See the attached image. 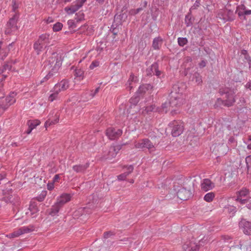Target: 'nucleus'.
Segmentation results:
<instances>
[{"mask_svg": "<svg viewBox=\"0 0 251 251\" xmlns=\"http://www.w3.org/2000/svg\"><path fill=\"white\" fill-rule=\"evenodd\" d=\"M183 90L178 84H175L172 88V90L170 94V101L165 102L162 104L163 109L167 108L169 105L172 108L179 107L183 102L182 97Z\"/></svg>", "mask_w": 251, "mask_h": 251, "instance_id": "nucleus-1", "label": "nucleus"}, {"mask_svg": "<svg viewBox=\"0 0 251 251\" xmlns=\"http://www.w3.org/2000/svg\"><path fill=\"white\" fill-rule=\"evenodd\" d=\"M61 65L62 61L60 59L56 57L50 58L45 66L46 68L50 70L48 74L40 81V84H42L52 78L57 73Z\"/></svg>", "mask_w": 251, "mask_h": 251, "instance_id": "nucleus-2", "label": "nucleus"}, {"mask_svg": "<svg viewBox=\"0 0 251 251\" xmlns=\"http://www.w3.org/2000/svg\"><path fill=\"white\" fill-rule=\"evenodd\" d=\"M50 43V35L43 34L41 35L38 40L33 44V49L36 52L39 54Z\"/></svg>", "mask_w": 251, "mask_h": 251, "instance_id": "nucleus-3", "label": "nucleus"}, {"mask_svg": "<svg viewBox=\"0 0 251 251\" xmlns=\"http://www.w3.org/2000/svg\"><path fill=\"white\" fill-rule=\"evenodd\" d=\"M220 93L221 94V95H225L226 106H231L235 102V92L234 91V89H231L228 88L221 89L220 90Z\"/></svg>", "mask_w": 251, "mask_h": 251, "instance_id": "nucleus-4", "label": "nucleus"}, {"mask_svg": "<svg viewBox=\"0 0 251 251\" xmlns=\"http://www.w3.org/2000/svg\"><path fill=\"white\" fill-rule=\"evenodd\" d=\"M17 93L12 92L7 96L4 99L0 100V113L3 112L10 105L14 103L16 101V96Z\"/></svg>", "mask_w": 251, "mask_h": 251, "instance_id": "nucleus-5", "label": "nucleus"}, {"mask_svg": "<svg viewBox=\"0 0 251 251\" xmlns=\"http://www.w3.org/2000/svg\"><path fill=\"white\" fill-rule=\"evenodd\" d=\"M169 127L171 129V134L173 137H177L183 131V125L180 122L173 121L169 123Z\"/></svg>", "mask_w": 251, "mask_h": 251, "instance_id": "nucleus-6", "label": "nucleus"}, {"mask_svg": "<svg viewBox=\"0 0 251 251\" xmlns=\"http://www.w3.org/2000/svg\"><path fill=\"white\" fill-rule=\"evenodd\" d=\"M217 17L225 23L227 21L234 20V15L233 11L226 8L220 9L218 12Z\"/></svg>", "mask_w": 251, "mask_h": 251, "instance_id": "nucleus-7", "label": "nucleus"}, {"mask_svg": "<svg viewBox=\"0 0 251 251\" xmlns=\"http://www.w3.org/2000/svg\"><path fill=\"white\" fill-rule=\"evenodd\" d=\"M19 19V16L15 14L7 23L5 27V33L9 34L18 29L17 22Z\"/></svg>", "mask_w": 251, "mask_h": 251, "instance_id": "nucleus-8", "label": "nucleus"}, {"mask_svg": "<svg viewBox=\"0 0 251 251\" xmlns=\"http://www.w3.org/2000/svg\"><path fill=\"white\" fill-rule=\"evenodd\" d=\"M92 212V210L88 206L80 207L74 212L73 216L74 218L80 219V220L84 221Z\"/></svg>", "mask_w": 251, "mask_h": 251, "instance_id": "nucleus-9", "label": "nucleus"}, {"mask_svg": "<svg viewBox=\"0 0 251 251\" xmlns=\"http://www.w3.org/2000/svg\"><path fill=\"white\" fill-rule=\"evenodd\" d=\"M134 146L137 149H147L150 151H152L154 148L153 144L149 139L147 138L143 139L136 142L134 144Z\"/></svg>", "mask_w": 251, "mask_h": 251, "instance_id": "nucleus-10", "label": "nucleus"}, {"mask_svg": "<svg viewBox=\"0 0 251 251\" xmlns=\"http://www.w3.org/2000/svg\"><path fill=\"white\" fill-rule=\"evenodd\" d=\"M32 230V228L29 226H24L19 228L15 229L12 233H9L6 236L10 238H13L19 237L20 235L27 233Z\"/></svg>", "mask_w": 251, "mask_h": 251, "instance_id": "nucleus-11", "label": "nucleus"}, {"mask_svg": "<svg viewBox=\"0 0 251 251\" xmlns=\"http://www.w3.org/2000/svg\"><path fill=\"white\" fill-rule=\"evenodd\" d=\"M236 13L240 19L246 20V17L251 15V10L248 9L244 5L241 4L237 7Z\"/></svg>", "mask_w": 251, "mask_h": 251, "instance_id": "nucleus-12", "label": "nucleus"}, {"mask_svg": "<svg viewBox=\"0 0 251 251\" xmlns=\"http://www.w3.org/2000/svg\"><path fill=\"white\" fill-rule=\"evenodd\" d=\"M250 193L249 190L246 188H243L240 191L237 192V198L235 200L239 201L241 204H245L247 202L248 199H244L247 197Z\"/></svg>", "mask_w": 251, "mask_h": 251, "instance_id": "nucleus-13", "label": "nucleus"}, {"mask_svg": "<svg viewBox=\"0 0 251 251\" xmlns=\"http://www.w3.org/2000/svg\"><path fill=\"white\" fill-rule=\"evenodd\" d=\"M123 131L120 129H117L113 127L107 128L106 134L110 140H115L118 138L122 134Z\"/></svg>", "mask_w": 251, "mask_h": 251, "instance_id": "nucleus-14", "label": "nucleus"}, {"mask_svg": "<svg viewBox=\"0 0 251 251\" xmlns=\"http://www.w3.org/2000/svg\"><path fill=\"white\" fill-rule=\"evenodd\" d=\"M72 197L71 194L63 193L57 198L56 202L62 208L65 203L71 201Z\"/></svg>", "mask_w": 251, "mask_h": 251, "instance_id": "nucleus-15", "label": "nucleus"}, {"mask_svg": "<svg viewBox=\"0 0 251 251\" xmlns=\"http://www.w3.org/2000/svg\"><path fill=\"white\" fill-rule=\"evenodd\" d=\"M201 187L203 191L206 192L213 189L215 187V184L209 179L205 178L201 181Z\"/></svg>", "mask_w": 251, "mask_h": 251, "instance_id": "nucleus-16", "label": "nucleus"}, {"mask_svg": "<svg viewBox=\"0 0 251 251\" xmlns=\"http://www.w3.org/2000/svg\"><path fill=\"white\" fill-rule=\"evenodd\" d=\"M239 226L242 228L243 232L247 235H251V223L243 219L239 223Z\"/></svg>", "mask_w": 251, "mask_h": 251, "instance_id": "nucleus-17", "label": "nucleus"}, {"mask_svg": "<svg viewBox=\"0 0 251 251\" xmlns=\"http://www.w3.org/2000/svg\"><path fill=\"white\" fill-rule=\"evenodd\" d=\"M120 149L121 148L119 145L111 146L109 148V151L106 156V158L111 159L112 158L115 157L120 151Z\"/></svg>", "mask_w": 251, "mask_h": 251, "instance_id": "nucleus-18", "label": "nucleus"}, {"mask_svg": "<svg viewBox=\"0 0 251 251\" xmlns=\"http://www.w3.org/2000/svg\"><path fill=\"white\" fill-rule=\"evenodd\" d=\"M191 192L189 190L185 188H182L178 190L177 195V197L181 200H186L189 198L191 195Z\"/></svg>", "mask_w": 251, "mask_h": 251, "instance_id": "nucleus-19", "label": "nucleus"}, {"mask_svg": "<svg viewBox=\"0 0 251 251\" xmlns=\"http://www.w3.org/2000/svg\"><path fill=\"white\" fill-rule=\"evenodd\" d=\"M62 207L55 202L49 210V214L52 217L58 216L59 211Z\"/></svg>", "mask_w": 251, "mask_h": 251, "instance_id": "nucleus-20", "label": "nucleus"}, {"mask_svg": "<svg viewBox=\"0 0 251 251\" xmlns=\"http://www.w3.org/2000/svg\"><path fill=\"white\" fill-rule=\"evenodd\" d=\"M125 168L126 169V171L118 176V180H124L127 176H128L133 171L134 169L133 165H131L126 166Z\"/></svg>", "mask_w": 251, "mask_h": 251, "instance_id": "nucleus-21", "label": "nucleus"}, {"mask_svg": "<svg viewBox=\"0 0 251 251\" xmlns=\"http://www.w3.org/2000/svg\"><path fill=\"white\" fill-rule=\"evenodd\" d=\"M80 8H81V7L76 1L75 2L72 4L70 7H66L65 8V11L68 14H72L77 11Z\"/></svg>", "mask_w": 251, "mask_h": 251, "instance_id": "nucleus-22", "label": "nucleus"}, {"mask_svg": "<svg viewBox=\"0 0 251 251\" xmlns=\"http://www.w3.org/2000/svg\"><path fill=\"white\" fill-rule=\"evenodd\" d=\"M55 86H57L58 88L61 92L66 90L69 87V81L67 80L63 79L60 82L56 83Z\"/></svg>", "mask_w": 251, "mask_h": 251, "instance_id": "nucleus-23", "label": "nucleus"}, {"mask_svg": "<svg viewBox=\"0 0 251 251\" xmlns=\"http://www.w3.org/2000/svg\"><path fill=\"white\" fill-rule=\"evenodd\" d=\"M224 211L225 213L228 214L230 217H232L236 213L237 209L236 207L233 205H228L225 206Z\"/></svg>", "mask_w": 251, "mask_h": 251, "instance_id": "nucleus-24", "label": "nucleus"}, {"mask_svg": "<svg viewBox=\"0 0 251 251\" xmlns=\"http://www.w3.org/2000/svg\"><path fill=\"white\" fill-rule=\"evenodd\" d=\"M89 163H86L84 165H78L74 166L73 169L76 173H83L89 167Z\"/></svg>", "mask_w": 251, "mask_h": 251, "instance_id": "nucleus-25", "label": "nucleus"}, {"mask_svg": "<svg viewBox=\"0 0 251 251\" xmlns=\"http://www.w3.org/2000/svg\"><path fill=\"white\" fill-rule=\"evenodd\" d=\"M162 44V39L160 37L155 38L152 42V47L154 50H159Z\"/></svg>", "mask_w": 251, "mask_h": 251, "instance_id": "nucleus-26", "label": "nucleus"}, {"mask_svg": "<svg viewBox=\"0 0 251 251\" xmlns=\"http://www.w3.org/2000/svg\"><path fill=\"white\" fill-rule=\"evenodd\" d=\"M216 135L218 137H220V138H221L222 139V141H221V144H222V145L220 147V148H221V149H226V151H224L222 152V154H226L227 152V151H228L229 149H228V147L226 146V145H224V139H223V137H224V134H223V131H219L216 134Z\"/></svg>", "mask_w": 251, "mask_h": 251, "instance_id": "nucleus-27", "label": "nucleus"}, {"mask_svg": "<svg viewBox=\"0 0 251 251\" xmlns=\"http://www.w3.org/2000/svg\"><path fill=\"white\" fill-rule=\"evenodd\" d=\"M75 75L79 80H82L84 77V71L81 68H76Z\"/></svg>", "mask_w": 251, "mask_h": 251, "instance_id": "nucleus-28", "label": "nucleus"}, {"mask_svg": "<svg viewBox=\"0 0 251 251\" xmlns=\"http://www.w3.org/2000/svg\"><path fill=\"white\" fill-rule=\"evenodd\" d=\"M241 58H244V62L245 64L248 63L249 65L251 63V59L249 55L248 54L247 51L246 50H242L241 51Z\"/></svg>", "mask_w": 251, "mask_h": 251, "instance_id": "nucleus-29", "label": "nucleus"}, {"mask_svg": "<svg viewBox=\"0 0 251 251\" xmlns=\"http://www.w3.org/2000/svg\"><path fill=\"white\" fill-rule=\"evenodd\" d=\"M28 209L30 211L31 215H33L39 211L37 203L34 202H32L30 203Z\"/></svg>", "mask_w": 251, "mask_h": 251, "instance_id": "nucleus-30", "label": "nucleus"}, {"mask_svg": "<svg viewBox=\"0 0 251 251\" xmlns=\"http://www.w3.org/2000/svg\"><path fill=\"white\" fill-rule=\"evenodd\" d=\"M136 77L135 76L132 74L130 75L128 82L126 83L127 88L129 90H131V89L133 87L132 82H135L136 81Z\"/></svg>", "mask_w": 251, "mask_h": 251, "instance_id": "nucleus-31", "label": "nucleus"}, {"mask_svg": "<svg viewBox=\"0 0 251 251\" xmlns=\"http://www.w3.org/2000/svg\"><path fill=\"white\" fill-rule=\"evenodd\" d=\"M193 18L191 15V12H190L185 16V23L187 26H191L193 25Z\"/></svg>", "mask_w": 251, "mask_h": 251, "instance_id": "nucleus-32", "label": "nucleus"}, {"mask_svg": "<svg viewBox=\"0 0 251 251\" xmlns=\"http://www.w3.org/2000/svg\"><path fill=\"white\" fill-rule=\"evenodd\" d=\"M192 80L199 85L202 83V78L201 76L199 73H195L192 76Z\"/></svg>", "mask_w": 251, "mask_h": 251, "instance_id": "nucleus-33", "label": "nucleus"}, {"mask_svg": "<svg viewBox=\"0 0 251 251\" xmlns=\"http://www.w3.org/2000/svg\"><path fill=\"white\" fill-rule=\"evenodd\" d=\"M40 122L38 120H29L27 123L28 126L31 127L32 129L36 127L40 124Z\"/></svg>", "mask_w": 251, "mask_h": 251, "instance_id": "nucleus-34", "label": "nucleus"}, {"mask_svg": "<svg viewBox=\"0 0 251 251\" xmlns=\"http://www.w3.org/2000/svg\"><path fill=\"white\" fill-rule=\"evenodd\" d=\"M215 196V194L213 192H209L207 193L204 196L203 199L205 201L210 202H211Z\"/></svg>", "mask_w": 251, "mask_h": 251, "instance_id": "nucleus-35", "label": "nucleus"}, {"mask_svg": "<svg viewBox=\"0 0 251 251\" xmlns=\"http://www.w3.org/2000/svg\"><path fill=\"white\" fill-rule=\"evenodd\" d=\"M1 45V42H0ZM8 50L7 48L2 49L1 45H0V59L3 60L7 55Z\"/></svg>", "mask_w": 251, "mask_h": 251, "instance_id": "nucleus-36", "label": "nucleus"}, {"mask_svg": "<svg viewBox=\"0 0 251 251\" xmlns=\"http://www.w3.org/2000/svg\"><path fill=\"white\" fill-rule=\"evenodd\" d=\"M177 42L179 46L183 47L188 43V40L185 37H178Z\"/></svg>", "mask_w": 251, "mask_h": 251, "instance_id": "nucleus-37", "label": "nucleus"}, {"mask_svg": "<svg viewBox=\"0 0 251 251\" xmlns=\"http://www.w3.org/2000/svg\"><path fill=\"white\" fill-rule=\"evenodd\" d=\"M152 67L154 69V75L158 77H159L161 74V72L158 70V65L157 63H154L152 64Z\"/></svg>", "mask_w": 251, "mask_h": 251, "instance_id": "nucleus-38", "label": "nucleus"}, {"mask_svg": "<svg viewBox=\"0 0 251 251\" xmlns=\"http://www.w3.org/2000/svg\"><path fill=\"white\" fill-rule=\"evenodd\" d=\"M245 161L247 169V173L249 174L250 170L251 169V156H248L245 159Z\"/></svg>", "mask_w": 251, "mask_h": 251, "instance_id": "nucleus-39", "label": "nucleus"}, {"mask_svg": "<svg viewBox=\"0 0 251 251\" xmlns=\"http://www.w3.org/2000/svg\"><path fill=\"white\" fill-rule=\"evenodd\" d=\"M187 251H198L199 246L195 243H190V246L187 248Z\"/></svg>", "mask_w": 251, "mask_h": 251, "instance_id": "nucleus-40", "label": "nucleus"}, {"mask_svg": "<svg viewBox=\"0 0 251 251\" xmlns=\"http://www.w3.org/2000/svg\"><path fill=\"white\" fill-rule=\"evenodd\" d=\"M47 192L46 191H42L41 194L37 197V200L39 202L43 201L47 196Z\"/></svg>", "mask_w": 251, "mask_h": 251, "instance_id": "nucleus-41", "label": "nucleus"}, {"mask_svg": "<svg viewBox=\"0 0 251 251\" xmlns=\"http://www.w3.org/2000/svg\"><path fill=\"white\" fill-rule=\"evenodd\" d=\"M62 27L63 25L61 23H56L53 25V30L55 32L59 31L61 30Z\"/></svg>", "mask_w": 251, "mask_h": 251, "instance_id": "nucleus-42", "label": "nucleus"}, {"mask_svg": "<svg viewBox=\"0 0 251 251\" xmlns=\"http://www.w3.org/2000/svg\"><path fill=\"white\" fill-rule=\"evenodd\" d=\"M84 15L82 12H78L75 14V19L76 20L77 23L81 21L84 19Z\"/></svg>", "mask_w": 251, "mask_h": 251, "instance_id": "nucleus-43", "label": "nucleus"}, {"mask_svg": "<svg viewBox=\"0 0 251 251\" xmlns=\"http://www.w3.org/2000/svg\"><path fill=\"white\" fill-rule=\"evenodd\" d=\"M51 93L49 97V100L52 102L54 100H57L59 97L53 92H50Z\"/></svg>", "mask_w": 251, "mask_h": 251, "instance_id": "nucleus-44", "label": "nucleus"}, {"mask_svg": "<svg viewBox=\"0 0 251 251\" xmlns=\"http://www.w3.org/2000/svg\"><path fill=\"white\" fill-rule=\"evenodd\" d=\"M146 73L147 75H154V69L152 67V64L148 69H147L146 71Z\"/></svg>", "mask_w": 251, "mask_h": 251, "instance_id": "nucleus-45", "label": "nucleus"}, {"mask_svg": "<svg viewBox=\"0 0 251 251\" xmlns=\"http://www.w3.org/2000/svg\"><path fill=\"white\" fill-rule=\"evenodd\" d=\"M154 108H155L154 106H153L152 105L149 106H146L145 107V109H144L145 112H143L144 113H149L150 112L153 111L154 110Z\"/></svg>", "mask_w": 251, "mask_h": 251, "instance_id": "nucleus-46", "label": "nucleus"}, {"mask_svg": "<svg viewBox=\"0 0 251 251\" xmlns=\"http://www.w3.org/2000/svg\"><path fill=\"white\" fill-rule=\"evenodd\" d=\"M225 102H226V100H223L221 98H218L217 100V101L215 103V105H216L217 106H220L221 105L225 106Z\"/></svg>", "mask_w": 251, "mask_h": 251, "instance_id": "nucleus-47", "label": "nucleus"}, {"mask_svg": "<svg viewBox=\"0 0 251 251\" xmlns=\"http://www.w3.org/2000/svg\"><path fill=\"white\" fill-rule=\"evenodd\" d=\"M12 66L11 62H7L3 66V70L10 71L12 69Z\"/></svg>", "mask_w": 251, "mask_h": 251, "instance_id": "nucleus-48", "label": "nucleus"}, {"mask_svg": "<svg viewBox=\"0 0 251 251\" xmlns=\"http://www.w3.org/2000/svg\"><path fill=\"white\" fill-rule=\"evenodd\" d=\"M67 23L69 27L75 28L76 27V23L74 20H68Z\"/></svg>", "mask_w": 251, "mask_h": 251, "instance_id": "nucleus-49", "label": "nucleus"}, {"mask_svg": "<svg viewBox=\"0 0 251 251\" xmlns=\"http://www.w3.org/2000/svg\"><path fill=\"white\" fill-rule=\"evenodd\" d=\"M12 11L15 12L18 8V4L17 3V0H12Z\"/></svg>", "mask_w": 251, "mask_h": 251, "instance_id": "nucleus-50", "label": "nucleus"}, {"mask_svg": "<svg viewBox=\"0 0 251 251\" xmlns=\"http://www.w3.org/2000/svg\"><path fill=\"white\" fill-rule=\"evenodd\" d=\"M149 86L146 85H142L138 89V92L139 93H143L146 92V91L148 89V87Z\"/></svg>", "mask_w": 251, "mask_h": 251, "instance_id": "nucleus-51", "label": "nucleus"}, {"mask_svg": "<svg viewBox=\"0 0 251 251\" xmlns=\"http://www.w3.org/2000/svg\"><path fill=\"white\" fill-rule=\"evenodd\" d=\"M99 62L98 61H94L92 62L91 65H90V68L91 69H93L95 67H97L99 66Z\"/></svg>", "mask_w": 251, "mask_h": 251, "instance_id": "nucleus-52", "label": "nucleus"}, {"mask_svg": "<svg viewBox=\"0 0 251 251\" xmlns=\"http://www.w3.org/2000/svg\"><path fill=\"white\" fill-rule=\"evenodd\" d=\"M50 92H53L58 97L59 93L61 92L60 91V89L58 88L57 86L54 85L52 90L50 91Z\"/></svg>", "mask_w": 251, "mask_h": 251, "instance_id": "nucleus-53", "label": "nucleus"}, {"mask_svg": "<svg viewBox=\"0 0 251 251\" xmlns=\"http://www.w3.org/2000/svg\"><path fill=\"white\" fill-rule=\"evenodd\" d=\"M139 101V99L137 97H135L134 98H131L130 100V102L131 104H133L134 106H136V103H138Z\"/></svg>", "mask_w": 251, "mask_h": 251, "instance_id": "nucleus-54", "label": "nucleus"}, {"mask_svg": "<svg viewBox=\"0 0 251 251\" xmlns=\"http://www.w3.org/2000/svg\"><path fill=\"white\" fill-rule=\"evenodd\" d=\"M200 4V2L198 0H196L194 5L190 8V11L191 12L192 10L197 9L198 7H199Z\"/></svg>", "mask_w": 251, "mask_h": 251, "instance_id": "nucleus-55", "label": "nucleus"}, {"mask_svg": "<svg viewBox=\"0 0 251 251\" xmlns=\"http://www.w3.org/2000/svg\"><path fill=\"white\" fill-rule=\"evenodd\" d=\"M143 10L142 8H138L136 9H132L130 13L132 15H136Z\"/></svg>", "mask_w": 251, "mask_h": 251, "instance_id": "nucleus-56", "label": "nucleus"}, {"mask_svg": "<svg viewBox=\"0 0 251 251\" xmlns=\"http://www.w3.org/2000/svg\"><path fill=\"white\" fill-rule=\"evenodd\" d=\"M53 120H50V119L48 120L45 122V127L47 128L48 126L53 125Z\"/></svg>", "mask_w": 251, "mask_h": 251, "instance_id": "nucleus-57", "label": "nucleus"}, {"mask_svg": "<svg viewBox=\"0 0 251 251\" xmlns=\"http://www.w3.org/2000/svg\"><path fill=\"white\" fill-rule=\"evenodd\" d=\"M247 201V202L245 203L248 209H251V198L248 199Z\"/></svg>", "mask_w": 251, "mask_h": 251, "instance_id": "nucleus-58", "label": "nucleus"}, {"mask_svg": "<svg viewBox=\"0 0 251 251\" xmlns=\"http://www.w3.org/2000/svg\"><path fill=\"white\" fill-rule=\"evenodd\" d=\"M206 65V61L205 60H202L199 63V67L201 68L204 67Z\"/></svg>", "mask_w": 251, "mask_h": 251, "instance_id": "nucleus-59", "label": "nucleus"}, {"mask_svg": "<svg viewBox=\"0 0 251 251\" xmlns=\"http://www.w3.org/2000/svg\"><path fill=\"white\" fill-rule=\"evenodd\" d=\"M111 235H112V233L110 231H108L104 233L103 237L105 239H106L108 238Z\"/></svg>", "mask_w": 251, "mask_h": 251, "instance_id": "nucleus-60", "label": "nucleus"}, {"mask_svg": "<svg viewBox=\"0 0 251 251\" xmlns=\"http://www.w3.org/2000/svg\"><path fill=\"white\" fill-rule=\"evenodd\" d=\"M86 0H76V2L81 7L83 6V4L86 1Z\"/></svg>", "mask_w": 251, "mask_h": 251, "instance_id": "nucleus-61", "label": "nucleus"}, {"mask_svg": "<svg viewBox=\"0 0 251 251\" xmlns=\"http://www.w3.org/2000/svg\"><path fill=\"white\" fill-rule=\"evenodd\" d=\"M247 148L248 149L251 150V136L249 137V140L247 143Z\"/></svg>", "mask_w": 251, "mask_h": 251, "instance_id": "nucleus-62", "label": "nucleus"}, {"mask_svg": "<svg viewBox=\"0 0 251 251\" xmlns=\"http://www.w3.org/2000/svg\"><path fill=\"white\" fill-rule=\"evenodd\" d=\"M234 142H235V139H234V138L233 137H232V136L230 137L228 139V144H230L233 143Z\"/></svg>", "mask_w": 251, "mask_h": 251, "instance_id": "nucleus-63", "label": "nucleus"}, {"mask_svg": "<svg viewBox=\"0 0 251 251\" xmlns=\"http://www.w3.org/2000/svg\"><path fill=\"white\" fill-rule=\"evenodd\" d=\"M246 87L251 90V81L247 82L245 85Z\"/></svg>", "mask_w": 251, "mask_h": 251, "instance_id": "nucleus-64", "label": "nucleus"}]
</instances>
